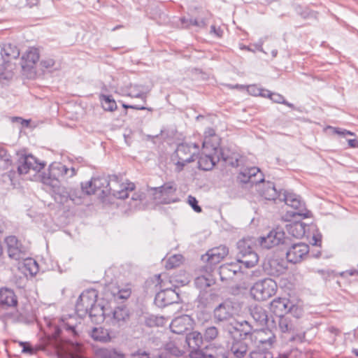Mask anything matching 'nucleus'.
<instances>
[{
  "label": "nucleus",
  "instance_id": "nucleus-1",
  "mask_svg": "<svg viewBox=\"0 0 358 358\" xmlns=\"http://www.w3.org/2000/svg\"><path fill=\"white\" fill-rule=\"evenodd\" d=\"M286 241L285 232L278 228L271 231L266 236L243 238L237 243V261L245 268H252L259 261L256 251L258 245L262 248L270 249L280 244H286Z\"/></svg>",
  "mask_w": 358,
  "mask_h": 358
},
{
  "label": "nucleus",
  "instance_id": "nucleus-2",
  "mask_svg": "<svg viewBox=\"0 0 358 358\" xmlns=\"http://www.w3.org/2000/svg\"><path fill=\"white\" fill-rule=\"evenodd\" d=\"M45 166V162H39L31 155L22 156L20 157L16 167L17 172L12 168L8 172L2 174V180L4 183L10 184L15 187L16 182L20 175L27 173L31 169L36 172H40Z\"/></svg>",
  "mask_w": 358,
  "mask_h": 358
},
{
  "label": "nucleus",
  "instance_id": "nucleus-3",
  "mask_svg": "<svg viewBox=\"0 0 358 358\" xmlns=\"http://www.w3.org/2000/svg\"><path fill=\"white\" fill-rule=\"evenodd\" d=\"M76 174V170L74 167L69 169L61 162H54L50 164L47 171L40 175V178L43 184H55L56 186L61 180L72 178Z\"/></svg>",
  "mask_w": 358,
  "mask_h": 358
},
{
  "label": "nucleus",
  "instance_id": "nucleus-4",
  "mask_svg": "<svg viewBox=\"0 0 358 358\" xmlns=\"http://www.w3.org/2000/svg\"><path fill=\"white\" fill-rule=\"evenodd\" d=\"M282 201L285 204L290 206L292 210H287L283 215L282 218L285 221H291L292 218L300 217V219L308 218L311 215L310 211L308 210L304 201L301 199L299 195L283 190V195Z\"/></svg>",
  "mask_w": 358,
  "mask_h": 358
},
{
  "label": "nucleus",
  "instance_id": "nucleus-5",
  "mask_svg": "<svg viewBox=\"0 0 358 358\" xmlns=\"http://www.w3.org/2000/svg\"><path fill=\"white\" fill-rule=\"evenodd\" d=\"M94 188L95 193L101 191V194L104 195H113V196L120 199H125L129 196V192H131L135 189V185L133 182H127L126 185L122 184L120 190L113 189L110 187V182L108 178L105 176H99L93 178Z\"/></svg>",
  "mask_w": 358,
  "mask_h": 358
},
{
  "label": "nucleus",
  "instance_id": "nucleus-6",
  "mask_svg": "<svg viewBox=\"0 0 358 358\" xmlns=\"http://www.w3.org/2000/svg\"><path fill=\"white\" fill-rule=\"evenodd\" d=\"M214 294L212 291H201L195 300L197 317L199 320H206L210 317L213 309Z\"/></svg>",
  "mask_w": 358,
  "mask_h": 358
},
{
  "label": "nucleus",
  "instance_id": "nucleus-7",
  "mask_svg": "<svg viewBox=\"0 0 358 358\" xmlns=\"http://www.w3.org/2000/svg\"><path fill=\"white\" fill-rule=\"evenodd\" d=\"M153 199L159 203L169 204L179 201L176 195L177 187L173 182H168L160 187L151 188Z\"/></svg>",
  "mask_w": 358,
  "mask_h": 358
},
{
  "label": "nucleus",
  "instance_id": "nucleus-8",
  "mask_svg": "<svg viewBox=\"0 0 358 358\" xmlns=\"http://www.w3.org/2000/svg\"><path fill=\"white\" fill-rule=\"evenodd\" d=\"M277 291L276 282L271 278H265L255 283L251 289L254 298L265 301L273 296Z\"/></svg>",
  "mask_w": 358,
  "mask_h": 358
},
{
  "label": "nucleus",
  "instance_id": "nucleus-9",
  "mask_svg": "<svg viewBox=\"0 0 358 358\" xmlns=\"http://www.w3.org/2000/svg\"><path fill=\"white\" fill-rule=\"evenodd\" d=\"M96 298L97 293L95 289H91L83 292L76 304L78 315L81 317H85L90 308H92L96 302Z\"/></svg>",
  "mask_w": 358,
  "mask_h": 358
},
{
  "label": "nucleus",
  "instance_id": "nucleus-10",
  "mask_svg": "<svg viewBox=\"0 0 358 358\" xmlns=\"http://www.w3.org/2000/svg\"><path fill=\"white\" fill-rule=\"evenodd\" d=\"M180 295L177 287H166L157 293L155 297V303L159 308L178 303Z\"/></svg>",
  "mask_w": 358,
  "mask_h": 358
},
{
  "label": "nucleus",
  "instance_id": "nucleus-11",
  "mask_svg": "<svg viewBox=\"0 0 358 358\" xmlns=\"http://www.w3.org/2000/svg\"><path fill=\"white\" fill-rule=\"evenodd\" d=\"M176 154L178 159L176 164L178 171H181L187 164L195 160V152H192V145L189 143H182L179 144L176 150Z\"/></svg>",
  "mask_w": 358,
  "mask_h": 358
},
{
  "label": "nucleus",
  "instance_id": "nucleus-12",
  "mask_svg": "<svg viewBox=\"0 0 358 358\" xmlns=\"http://www.w3.org/2000/svg\"><path fill=\"white\" fill-rule=\"evenodd\" d=\"M308 252V245L303 243H294L287 250L286 257L288 262L296 264L301 262Z\"/></svg>",
  "mask_w": 358,
  "mask_h": 358
},
{
  "label": "nucleus",
  "instance_id": "nucleus-13",
  "mask_svg": "<svg viewBox=\"0 0 358 358\" xmlns=\"http://www.w3.org/2000/svg\"><path fill=\"white\" fill-rule=\"evenodd\" d=\"M294 308L295 306L287 298L278 297L270 303L271 311L278 317H284Z\"/></svg>",
  "mask_w": 358,
  "mask_h": 358
},
{
  "label": "nucleus",
  "instance_id": "nucleus-14",
  "mask_svg": "<svg viewBox=\"0 0 358 358\" xmlns=\"http://www.w3.org/2000/svg\"><path fill=\"white\" fill-rule=\"evenodd\" d=\"M5 243L7 246L8 257L15 260L23 259L25 248L15 236H9L6 238Z\"/></svg>",
  "mask_w": 358,
  "mask_h": 358
},
{
  "label": "nucleus",
  "instance_id": "nucleus-15",
  "mask_svg": "<svg viewBox=\"0 0 358 358\" xmlns=\"http://www.w3.org/2000/svg\"><path fill=\"white\" fill-rule=\"evenodd\" d=\"M130 318V312L125 306L115 307L111 312L110 324L117 327L125 326Z\"/></svg>",
  "mask_w": 358,
  "mask_h": 358
},
{
  "label": "nucleus",
  "instance_id": "nucleus-16",
  "mask_svg": "<svg viewBox=\"0 0 358 358\" xmlns=\"http://www.w3.org/2000/svg\"><path fill=\"white\" fill-rule=\"evenodd\" d=\"M216 160L223 161L226 164L232 167L238 166V155L227 148H214Z\"/></svg>",
  "mask_w": 358,
  "mask_h": 358
},
{
  "label": "nucleus",
  "instance_id": "nucleus-17",
  "mask_svg": "<svg viewBox=\"0 0 358 358\" xmlns=\"http://www.w3.org/2000/svg\"><path fill=\"white\" fill-rule=\"evenodd\" d=\"M263 268L269 275L279 276L286 271L287 266L284 261L272 258L264 262Z\"/></svg>",
  "mask_w": 358,
  "mask_h": 358
},
{
  "label": "nucleus",
  "instance_id": "nucleus-18",
  "mask_svg": "<svg viewBox=\"0 0 358 358\" xmlns=\"http://www.w3.org/2000/svg\"><path fill=\"white\" fill-rule=\"evenodd\" d=\"M191 326V317L187 315H184L173 319L170 324V329L174 334H182L189 331Z\"/></svg>",
  "mask_w": 358,
  "mask_h": 358
},
{
  "label": "nucleus",
  "instance_id": "nucleus-19",
  "mask_svg": "<svg viewBox=\"0 0 358 358\" xmlns=\"http://www.w3.org/2000/svg\"><path fill=\"white\" fill-rule=\"evenodd\" d=\"M285 228L290 236L301 238L308 233L309 226L300 220H295L287 224Z\"/></svg>",
  "mask_w": 358,
  "mask_h": 358
},
{
  "label": "nucleus",
  "instance_id": "nucleus-20",
  "mask_svg": "<svg viewBox=\"0 0 358 358\" xmlns=\"http://www.w3.org/2000/svg\"><path fill=\"white\" fill-rule=\"evenodd\" d=\"M228 248L224 245L213 248L207 252V262L210 266L216 265L228 255Z\"/></svg>",
  "mask_w": 358,
  "mask_h": 358
},
{
  "label": "nucleus",
  "instance_id": "nucleus-21",
  "mask_svg": "<svg viewBox=\"0 0 358 358\" xmlns=\"http://www.w3.org/2000/svg\"><path fill=\"white\" fill-rule=\"evenodd\" d=\"M46 185L51 188L55 201L64 203L69 200V190H67L64 187L62 186L61 182L57 184L56 186H55V184Z\"/></svg>",
  "mask_w": 358,
  "mask_h": 358
},
{
  "label": "nucleus",
  "instance_id": "nucleus-22",
  "mask_svg": "<svg viewBox=\"0 0 358 358\" xmlns=\"http://www.w3.org/2000/svg\"><path fill=\"white\" fill-rule=\"evenodd\" d=\"M17 303V297L12 289L3 288L0 289V306L11 307Z\"/></svg>",
  "mask_w": 358,
  "mask_h": 358
},
{
  "label": "nucleus",
  "instance_id": "nucleus-23",
  "mask_svg": "<svg viewBox=\"0 0 358 358\" xmlns=\"http://www.w3.org/2000/svg\"><path fill=\"white\" fill-rule=\"evenodd\" d=\"M218 161L216 160L215 152L211 154H201L198 157V168L203 171L211 170Z\"/></svg>",
  "mask_w": 358,
  "mask_h": 358
},
{
  "label": "nucleus",
  "instance_id": "nucleus-24",
  "mask_svg": "<svg viewBox=\"0 0 358 358\" xmlns=\"http://www.w3.org/2000/svg\"><path fill=\"white\" fill-rule=\"evenodd\" d=\"M283 195V191L280 190L278 191L274 185V183L270 181H267L266 183V187L262 190V196L266 200H273L277 201L279 200L282 201V197Z\"/></svg>",
  "mask_w": 358,
  "mask_h": 358
},
{
  "label": "nucleus",
  "instance_id": "nucleus-25",
  "mask_svg": "<svg viewBox=\"0 0 358 358\" xmlns=\"http://www.w3.org/2000/svg\"><path fill=\"white\" fill-rule=\"evenodd\" d=\"M214 317L218 322L229 320L232 317L231 306L225 303H220L214 308Z\"/></svg>",
  "mask_w": 358,
  "mask_h": 358
},
{
  "label": "nucleus",
  "instance_id": "nucleus-26",
  "mask_svg": "<svg viewBox=\"0 0 358 358\" xmlns=\"http://www.w3.org/2000/svg\"><path fill=\"white\" fill-rule=\"evenodd\" d=\"M239 268L240 266L234 263L222 264L219 268V274L221 280L224 281L233 278Z\"/></svg>",
  "mask_w": 358,
  "mask_h": 358
},
{
  "label": "nucleus",
  "instance_id": "nucleus-27",
  "mask_svg": "<svg viewBox=\"0 0 358 358\" xmlns=\"http://www.w3.org/2000/svg\"><path fill=\"white\" fill-rule=\"evenodd\" d=\"M194 283L195 287L201 291H208L207 289L213 285L215 283V280L213 278V275L210 273L201 275L197 276Z\"/></svg>",
  "mask_w": 358,
  "mask_h": 358
},
{
  "label": "nucleus",
  "instance_id": "nucleus-28",
  "mask_svg": "<svg viewBox=\"0 0 358 358\" xmlns=\"http://www.w3.org/2000/svg\"><path fill=\"white\" fill-rule=\"evenodd\" d=\"M250 315L254 320L260 326H266L268 322V315L266 310L262 306H255L250 309Z\"/></svg>",
  "mask_w": 358,
  "mask_h": 358
},
{
  "label": "nucleus",
  "instance_id": "nucleus-29",
  "mask_svg": "<svg viewBox=\"0 0 358 358\" xmlns=\"http://www.w3.org/2000/svg\"><path fill=\"white\" fill-rule=\"evenodd\" d=\"M39 52L37 48H31L22 56V68H32L39 60Z\"/></svg>",
  "mask_w": 358,
  "mask_h": 358
},
{
  "label": "nucleus",
  "instance_id": "nucleus-30",
  "mask_svg": "<svg viewBox=\"0 0 358 358\" xmlns=\"http://www.w3.org/2000/svg\"><path fill=\"white\" fill-rule=\"evenodd\" d=\"M3 55L4 57L3 69L5 64L9 62L10 60L17 59L20 56V50L15 45L11 43L3 44Z\"/></svg>",
  "mask_w": 358,
  "mask_h": 358
},
{
  "label": "nucleus",
  "instance_id": "nucleus-31",
  "mask_svg": "<svg viewBox=\"0 0 358 358\" xmlns=\"http://www.w3.org/2000/svg\"><path fill=\"white\" fill-rule=\"evenodd\" d=\"M90 335L95 341L101 343H107L110 340L109 332L103 327H94Z\"/></svg>",
  "mask_w": 358,
  "mask_h": 358
},
{
  "label": "nucleus",
  "instance_id": "nucleus-32",
  "mask_svg": "<svg viewBox=\"0 0 358 358\" xmlns=\"http://www.w3.org/2000/svg\"><path fill=\"white\" fill-rule=\"evenodd\" d=\"M231 351L236 358H243L248 352V344L243 340H236L232 343Z\"/></svg>",
  "mask_w": 358,
  "mask_h": 358
},
{
  "label": "nucleus",
  "instance_id": "nucleus-33",
  "mask_svg": "<svg viewBox=\"0 0 358 358\" xmlns=\"http://www.w3.org/2000/svg\"><path fill=\"white\" fill-rule=\"evenodd\" d=\"M186 343L189 348H201L203 344V337L201 333L193 331L186 336Z\"/></svg>",
  "mask_w": 358,
  "mask_h": 358
},
{
  "label": "nucleus",
  "instance_id": "nucleus-34",
  "mask_svg": "<svg viewBox=\"0 0 358 358\" xmlns=\"http://www.w3.org/2000/svg\"><path fill=\"white\" fill-rule=\"evenodd\" d=\"M99 99L102 108L106 111H114L117 109V103L111 95L100 94Z\"/></svg>",
  "mask_w": 358,
  "mask_h": 358
},
{
  "label": "nucleus",
  "instance_id": "nucleus-35",
  "mask_svg": "<svg viewBox=\"0 0 358 358\" xmlns=\"http://www.w3.org/2000/svg\"><path fill=\"white\" fill-rule=\"evenodd\" d=\"M87 315L93 322H97L99 320H102L104 315L103 307L95 302L94 306L88 310Z\"/></svg>",
  "mask_w": 358,
  "mask_h": 358
},
{
  "label": "nucleus",
  "instance_id": "nucleus-36",
  "mask_svg": "<svg viewBox=\"0 0 358 358\" xmlns=\"http://www.w3.org/2000/svg\"><path fill=\"white\" fill-rule=\"evenodd\" d=\"M238 180L241 183H244V184L249 182L251 185H254V184L257 185V184H259L262 182H264V174L262 173H261L259 179H254V180H251L250 178V176L246 173L244 169H243L238 173Z\"/></svg>",
  "mask_w": 358,
  "mask_h": 358
},
{
  "label": "nucleus",
  "instance_id": "nucleus-37",
  "mask_svg": "<svg viewBox=\"0 0 358 358\" xmlns=\"http://www.w3.org/2000/svg\"><path fill=\"white\" fill-rule=\"evenodd\" d=\"M12 166L10 155L3 148H0V171L8 169Z\"/></svg>",
  "mask_w": 358,
  "mask_h": 358
},
{
  "label": "nucleus",
  "instance_id": "nucleus-38",
  "mask_svg": "<svg viewBox=\"0 0 358 358\" xmlns=\"http://www.w3.org/2000/svg\"><path fill=\"white\" fill-rule=\"evenodd\" d=\"M270 99L274 103H281V104L288 106L289 108H292V110H297L300 111L299 109H297L294 106V105L293 103L288 102L285 99V97L280 94H278L276 92H271Z\"/></svg>",
  "mask_w": 358,
  "mask_h": 358
},
{
  "label": "nucleus",
  "instance_id": "nucleus-39",
  "mask_svg": "<svg viewBox=\"0 0 358 358\" xmlns=\"http://www.w3.org/2000/svg\"><path fill=\"white\" fill-rule=\"evenodd\" d=\"M182 260L181 255H174L170 257L166 262L165 267L166 269H172L179 266Z\"/></svg>",
  "mask_w": 358,
  "mask_h": 358
},
{
  "label": "nucleus",
  "instance_id": "nucleus-40",
  "mask_svg": "<svg viewBox=\"0 0 358 358\" xmlns=\"http://www.w3.org/2000/svg\"><path fill=\"white\" fill-rule=\"evenodd\" d=\"M131 289L129 288L119 289L115 287V290L113 291L112 294L115 298L118 299H127L131 295Z\"/></svg>",
  "mask_w": 358,
  "mask_h": 358
},
{
  "label": "nucleus",
  "instance_id": "nucleus-41",
  "mask_svg": "<svg viewBox=\"0 0 358 358\" xmlns=\"http://www.w3.org/2000/svg\"><path fill=\"white\" fill-rule=\"evenodd\" d=\"M80 190L83 192V195H91L95 194L93 178L87 182H82Z\"/></svg>",
  "mask_w": 358,
  "mask_h": 358
},
{
  "label": "nucleus",
  "instance_id": "nucleus-42",
  "mask_svg": "<svg viewBox=\"0 0 358 358\" xmlns=\"http://www.w3.org/2000/svg\"><path fill=\"white\" fill-rule=\"evenodd\" d=\"M101 357V358H125L124 354L118 352L115 349L103 350Z\"/></svg>",
  "mask_w": 358,
  "mask_h": 358
},
{
  "label": "nucleus",
  "instance_id": "nucleus-43",
  "mask_svg": "<svg viewBox=\"0 0 358 358\" xmlns=\"http://www.w3.org/2000/svg\"><path fill=\"white\" fill-rule=\"evenodd\" d=\"M128 96L132 98H140L144 103L146 102V95L142 90H139V86L138 85H135L131 89L130 92L128 93Z\"/></svg>",
  "mask_w": 358,
  "mask_h": 358
},
{
  "label": "nucleus",
  "instance_id": "nucleus-44",
  "mask_svg": "<svg viewBox=\"0 0 358 358\" xmlns=\"http://www.w3.org/2000/svg\"><path fill=\"white\" fill-rule=\"evenodd\" d=\"M83 196V192L78 189H71L69 190V199L73 201L75 203H78L81 201Z\"/></svg>",
  "mask_w": 358,
  "mask_h": 358
},
{
  "label": "nucleus",
  "instance_id": "nucleus-45",
  "mask_svg": "<svg viewBox=\"0 0 358 358\" xmlns=\"http://www.w3.org/2000/svg\"><path fill=\"white\" fill-rule=\"evenodd\" d=\"M218 335V330L215 327H209L206 329L204 338L206 341H210L214 340Z\"/></svg>",
  "mask_w": 358,
  "mask_h": 358
},
{
  "label": "nucleus",
  "instance_id": "nucleus-46",
  "mask_svg": "<svg viewBox=\"0 0 358 358\" xmlns=\"http://www.w3.org/2000/svg\"><path fill=\"white\" fill-rule=\"evenodd\" d=\"M166 350L176 357H179L182 355V351L176 346L173 342H169L166 345Z\"/></svg>",
  "mask_w": 358,
  "mask_h": 358
},
{
  "label": "nucleus",
  "instance_id": "nucleus-47",
  "mask_svg": "<svg viewBox=\"0 0 358 358\" xmlns=\"http://www.w3.org/2000/svg\"><path fill=\"white\" fill-rule=\"evenodd\" d=\"M279 327L282 332H289L292 329V325L289 324L287 318L285 317H280Z\"/></svg>",
  "mask_w": 358,
  "mask_h": 358
},
{
  "label": "nucleus",
  "instance_id": "nucleus-48",
  "mask_svg": "<svg viewBox=\"0 0 358 358\" xmlns=\"http://www.w3.org/2000/svg\"><path fill=\"white\" fill-rule=\"evenodd\" d=\"M62 329L66 331L67 333L71 334L75 338L79 336V333L76 330V326L75 325H71L69 323H64L62 325Z\"/></svg>",
  "mask_w": 358,
  "mask_h": 358
},
{
  "label": "nucleus",
  "instance_id": "nucleus-49",
  "mask_svg": "<svg viewBox=\"0 0 358 358\" xmlns=\"http://www.w3.org/2000/svg\"><path fill=\"white\" fill-rule=\"evenodd\" d=\"M246 173L250 176L251 180L257 179V175L258 173H262L260 169L256 166L243 168ZM259 177L258 178V179Z\"/></svg>",
  "mask_w": 358,
  "mask_h": 358
},
{
  "label": "nucleus",
  "instance_id": "nucleus-50",
  "mask_svg": "<svg viewBox=\"0 0 358 358\" xmlns=\"http://www.w3.org/2000/svg\"><path fill=\"white\" fill-rule=\"evenodd\" d=\"M188 203L192 208V209L196 213H201L202 209L200 206L198 204V201L194 196L189 195L188 196Z\"/></svg>",
  "mask_w": 358,
  "mask_h": 358
},
{
  "label": "nucleus",
  "instance_id": "nucleus-51",
  "mask_svg": "<svg viewBox=\"0 0 358 358\" xmlns=\"http://www.w3.org/2000/svg\"><path fill=\"white\" fill-rule=\"evenodd\" d=\"M189 357L190 358H206V355L201 349L198 348H190Z\"/></svg>",
  "mask_w": 358,
  "mask_h": 358
},
{
  "label": "nucleus",
  "instance_id": "nucleus-52",
  "mask_svg": "<svg viewBox=\"0 0 358 358\" xmlns=\"http://www.w3.org/2000/svg\"><path fill=\"white\" fill-rule=\"evenodd\" d=\"M20 345L22 347V353L34 355L36 352L35 350L32 348V346L27 342L21 341L20 342Z\"/></svg>",
  "mask_w": 358,
  "mask_h": 358
},
{
  "label": "nucleus",
  "instance_id": "nucleus-53",
  "mask_svg": "<svg viewBox=\"0 0 358 358\" xmlns=\"http://www.w3.org/2000/svg\"><path fill=\"white\" fill-rule=\"evenodd\" d=\"M252 89H255L257 91H258V92L255 93V96H261L262 97H266L269 99L271 97V92L268 90L259 88L257 86L252 87Z\"/></svg>",
  "mask_w": 358,
  "mask_h": 358
},
{
  "label": "nucleus",
  "instance_id": "nucleus-54",
  "mask_svg": "<svg viewBox=\"0 0 358 358\" xmlns=\"http://www.w3.org/2000/svg\"><path fill=\"white\" fill-rule=\"evenodd\" d=\"M55 64V62L52 58H47L45 59H42L40 62V64L42 66V68L45 69H49L52 68L54 66Z\"/></svg>",
  "mask_w": 358,
  "mask_h": 358
},
{
  "label": "nucleus",
  "instance_id": "nucleus-55",
  "mask_svg": "<svg viewBox=\"0 0 358 358\" xmlns=\"http://www.w3.org/2000/svg\"><path fill=\"white\" fill-rule=\"evenodd\" d=\"M122 107L125 109L132 108V109L140 110H148L150 111L152 110V108H148V107H145L144 106H141V105H129V104L123 103Z\"/></svg>",
  "mask_w": 358,
  "mask_h": 358
},
{
  "label": "nucleus",
  "instance_id": "nucleus-56",
  "mask_svg": "<svg viewBox=\"0 0 358 358\" xmlns=\"http://www.w3.org/2000/svg\"><path fill=\"white\" fill-rule=\"evenodd\" d=\"M208 358H228L226 350L222 348L219 349V352L215 355L210 354L208 355Z\"/></svg>",
  "mask_w": 358,
  "mask_h": 358
},
{
  "label": "nucleus",
  "instance_id": "nucleus-57",
  "mask_svg": "<svg viewBox=\"0 0 358 358\" xmlns=\"http://www.w3.org/2000/svg\"><path fill=\"white\" fill-rule=\"evenodd\" d=\"M210 33L217 38H221L223 35V30L220 27L211 25Z\"/></svg>",
  "mask_w": 358,
  "mask_h": 358
},
{
  "label": "nucleus",
  "instance_id": "nucleus-58",
  "mask_svg": "<svg viewBox=\"0 0 358 358\" xmlns=\"http://www.w3.org/2000/svg\"><path fill=\"white\" fill-rule=\"evenodd\" d=\"M322 234L319 232L314 234L312 237V244L315 246L320 247L322 245Z\"/></svg>",
  "mask_w": 358,
  "mask_h": 358
},
{
  "label": "nucleus",
  "instance_id": "nucleus-59",
  "mask_svg": "<svg viewBox=\"0 0 358 358\" xmlns=\"http://www.w3.org/2000/svg\"><path fill=\"white\" fill-rule=\"evenodd\" d=\"M71 346V350L76 352H80L81 351V344L77 341H71L69 343Z\"/></svg>",
  "mask_w": 358,
  "mask_h": 358
},
{
  "label": "nucleus",
  "instance_id": "nucleus-60",
  "mask_svg": "<svg viewBox=\"0 0 358 358\" xmlns=\"http://www.w3.org/2000/svg\"><path fill=\"white\" fill-rule=\"evenodd\" d=\"M335 132L339 135L344 136L346 135H350V136L354 135V133H352L350 131H348L346 129H335Z\"/></svg>",
  "mask_w": 358,
  "mask_h": 358
},
{
  "label": "nucleus",
  "instance_id": "nucleus-61",
  "mask_svg": "<svg viewBox=\"0 0 358 358\" xmlns=\"http://www.w3.org/2000/svg\"><path fill=\"white\" fill-rule=\"evenodd\" d=\"M263 44H264V41L262 39H259L257 43L254 44L255 50H259L260 52H262L266 54V52L264 50V49L262 48Z\"/></svg>",
  "mask_w": 358,
  "mask_h": 358
},
{
  "label": "nucleus",
  "instance_id": "nucleus-62",
  "mask_svg": "<svg viewBox=\"0 0 358 358\" xmlns=\"http://www.w3.org/2000/svg\"><path fill=\"white\" fill-rule=\"evenodd\" d=\"M134 358H150L149 354L146 352L143 351V352H140L139 351L136 353L133 354Z\"/></svg>",
  "mask_w": 358,
  "mask_h": 358
},
{
  "label": "nucleus",
  "instance_id": "nucleus-63",
  "mask_svg": "<svg viewBox=\"0 0 358 358\" xmlns=\"http://www.w3.org/2000/svg\"><path fill=\"white\" fill-rule=\"evenodd\" d=\"M3 47L0 44V72L3 69L4 57L3 55Z\"/></svg>",
  "mask_w": 358,
  "mask_h": 358
},
{
  "label": "nucleus",
  "instance_id": "nucleus-64",
  "mask_svg": "<svg viewBox=\"0 0 358 358\" xmlns=\"http://www.w3.org/2000/svg\"><path fill=\"white\" fill-rule=\"evenodd\" d=\"M348 143L350 148H358V141L357 139H349Z\"/></svg>",
  "mask_w": 358,
  "mask_h": 358
}]
</instances>
